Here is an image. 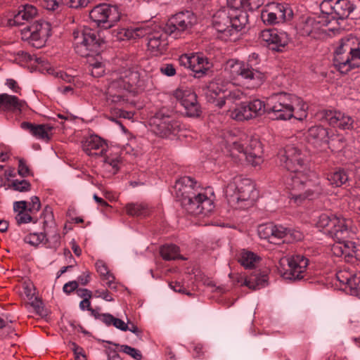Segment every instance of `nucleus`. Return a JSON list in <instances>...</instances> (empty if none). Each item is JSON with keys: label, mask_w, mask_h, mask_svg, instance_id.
Returning a JSON list of instances; mask_svg holds the SVG:
<instances>
[{"label": "nucleus", "mask_w": 360, "mask_h": 360, "mask_svg": "<svg viewBox=\"0 0 360 360\" xmlns=\"http://www.w3.org/2000/svg\"><path fill=\"white\" fill-rule=\"evenodd\" d=\"M280 165L291 172L290 199L297 204L303 200H313L323 193L316 174L307 167L304 154L295 145H287L279 150L278 155Z\"/></svg>", "instance_id": "f257e3e1"}, {"label": "nucleus", "mask_w": 360, "mask_h": 360, "mask_svg": "<svg viewBox=\"0 0 360 360\" xmlns=\"http://www.w3.org/2000/svg\"><path fill=\"white\" fill-rule=\"evenodd\" d=\"M144 86V81L137 71L127 69L112 73L108 79L105 92L106 105L110 107L111 113L120 117L131 118L133 116L131 112L122 110L119 107L131 104L130 94L143 90Z\"/></svg>", "instance_id": "f03ea898"}, {"label": "nucleus", "mask_w": 360, "mask_h": 360, "mask_svg": "<svg viewBox=\"0 0 360 360\" xmlns=\"http://www.w3.org/2000/svg\"><path fill=\"white\" fill-rule=\"evenodd\" d=\"M229 8L218 11L213 16L212 25L221 34L224 40H234L232 37L240 31L248 22L247 11L259 8L264 0H227Z\"/></svg>", "instance_id": "7ed1b4c3"}, {"label": "nucleus", "mask_w": 360, "mask_h": 360, "mask_svg": "<svg viewBox=\"0 0 360 360\" xmlns=\"http://www.w3.org/2000/svg\"><path fill=\"white\" fill-rule=\"evenodd\" d=\"M222 144L230 155L238 160L245 159L252 166L259 165L263 159L260 143L249 139L247 134L238 130H226L222 133Z\"/></svg>", "instance_id": "20e7f679"}, {"label": "nucleus", "mask_w": 360, "mask_h": 360, "mask_svg": "<svg viewBox=\"0 0 360 360\" xmlns=\"http://www.w3.org/2000/svg\"><path fill=\"white\" fill-rule=\"evenodd\" d=\"M197 184L193 178L184 176L176 182L175 188L182 207L188 214L207 215L214 209L213 202Z\"/></svg>", "instance_id": "39448f33"}, {"label": "nucleus", "mask_w": 360, "mask_h": 360, "mask_svg": "<svg viewBox=\"0 0 360 360\" xmlns=\"http://www.w3.org/2000/svg\"><path fill=\"white\" fill-rule=\"evenodd\" d=\"M259 62V55L255 53L250 54L247 61L231 59L226 62L224 72L231 79L240 77L247 89H257L265 80L264 74L258 67Z\"/></svg>", "instance_id": "423d86ee"}, {"label": "nucleus", "mask_w": 360, "mask_h": 360, "mask_svg": "<svg viewBox=\"0 0 360 360\" xmlns=\"http://www.w3.org/2000/svg\"><path fill=\"white\" fill-rule=\"evenodd\" d=\"M147 37L148 49L154 55L162 54L168 45L167 27L159 25H141L119 29L117 38L119 40L136 39Z\"/></svg>", "instance_id": "0eeeda50"}, {"label": "nucleus", "mask_w": 360, "mask_h": 360, "mask_svg": "<svg viewBox=\"0 0 360 360\" xmlns=\"http://www.w3.org/2000/svg\"><path fill=\"white\" fill-rule=\"evenodd\" d=\"M225 194L229 205L235 209L240 210L252 206L258 196L252 180L240 176L233 177L228 184Z\"/></svg>", "instance_id": "6e6552de"}, {"label": "nucleus", "mask_w": 360, "mask_h": 360, "mask_svg": "<svg viewBox=\"0 0 360 360\" xmlns=\"http://www.w3.org/2000/svg\"><path fill=\"white\" fill-rule=\"evenodd\" d=\"M334 65L342 74H347L351 70L360 66V41L349 35L340 40L334 58Z\"/></svg>", "instance_id": "1a4fd4ad"}, {"label": "nucleus", "mask_w": 360, "mask_h": 360, "mask_svg": "<svg viewBox=\"0 0 360 360\" xmlns=\"http://www.w3.org/2000/svg\"><path fill=\"white\" fill-rule=\"evenodd\" d=\"M72 37L75 51L82 57L98 55L101 45L103 43L98 32L87 27L75 30Z\"/></svg>", "instance_id": "9d476101"}, {"label": "nucleus", "mask_w": 360, "mask_h": 360, "mask_svg": "<svg viewBox=\"0 0 360 360\" xmlns=\"http://www.w3.org/2000/svg\"><path fill=\"white\" fill-rule=\"evenodd\" d=\"M352 221L349 219L340 217L327 211L319 214L316 222L317 228L333 238H345L352 233Z\"/></svg>", "instance_id": "9b49d317"}, {"label": "nucleus", "mask_w": 360, "mask_h": 360, "mask_svg": "<svg viewBox=\"0 0 360 360\" xmlns=\"http://www.w3.org/2000/svg\"><path fill=\"white\" fill-rule=\"evenodd\" d=\"M292 99L296 96L283 92L272 94L267 98V114L273 120H290L294 115Z\"/></svg>", "instance_id": "f8f14e48"}, {"label": "nucleus", "mask_w": 360, "mask_h": 360, "mask_svg": "<svg viewBox=\"0 0 360 360\" xmlns=\"http://www.w3.org/2000/svg\"><path fill=\"white\" fill-rule=\"evenodd\" d=\"M308 264L309 259L307 257L296 255L281 258L276 267L284 279L297 281L305 276Z\"/></svg>", "instance_id": "ddd939ff"}, {"label": "nucleus", "mask_w": 360, "mask_h": 360, "mask_svg": "<svg viewBox=\"0 0 360 360\" xmlns=\"http://www.w3.org/2000/svg\"><path fill=\"white\" fill-rule=\"evenodd\" d=\"M150 125L155 134L165 138L176 134L180 127L174 113L165 108L150 118Z\"/></svg>", "instance_id": "4468645a"}, {"label": "nucleus", "mask_w": 360, "mask_h": 360, "mask_svg": "<svg viewBox=\"0 0 360 360\" xmlns=\"http://www.w3.org/2000/svg\"><path fill=\"white\" fill-rule=\"evenodd\" d=\"M197 23V17L191 11H185L172 15L167 22V32L174 39L188 32Z\"/></svg>", "instance_id": "2eb2a0df"}, {"label": "nucleus", "mask_w": 360, "mask_h": 360, "mask_svg": "<svg viewBox=\"0 0 360 360\" xmlns=\"http://www.w3.org/2000/svg\"><path fill=\"white\" fill-rule=\"evenodd\" d=\"M89 18L98 27L108 29L119 21L120 14L116 6L103 4L95 6L90 11Z\"/></svg>", "instance_id": "dca6fc26"}, {"label": "nucleus", "mask_w": 360, "mask_h": 360, "mask_svg": "<svg viewBox=\"0 0 360 360\" xmlns=\"http://www.w3.org/2000/svg\"><path fill=\"white\" fill-rule=\"evenodd\" d=\"M330 129L321 125H315L308 129L307 139L309 142L313 144L326 143H330L332 147L337 145L338 150L344 147V139L339 136L333 138V136L330 134Z\"/></svg>", "instance_id": "f3484780"}, {"label": "nucleus", "mask_w": 360, "mask_h": 360, "mask_svg": "<svg viewBox=\"0 0 360 360\" xmlns=\"http://www.w3.org/2000/svg\"><path fill=\"white\" fill-rule=\"evenodd\" d=\"M179 63L191 70L198 77L204 75L212 67V63L201 53L182 55L179 58Z\"/></svg>", "instance_id": "a211bd4d"}, {"label": "nucleus", "mask_w": 360, "mask_h": 360, "mask_svg": "<svg viewBox=\"0 0 360 360\" xmlns=\"http://www.w3.org/2000/svg\"><path fill=\"white\" fill-rule=\"evenodd\" d=\"M51 25L46 21H37L34 24L27 26L23 29V34L26 36L29 33L27 38L30 43L34 47L40 48L43 46L46 39L50 36Z\"/></svg>", "instance_id": "6ab92c4d"}, {"label": "nucleus", "mask_w": 360, "mask_h": 360, "mask_svg": "<svg viewBox=\"0 0 360 360\" xmlns=\"http://www.w3.org/2000/svg\"><path fill=\"white\" fill-rule=\"evenodd\" d=\"M323 118L333 127L342 130L354 129V118L345 112L338 110H326L323 111Z\"/></svg>", "instance_id": "aec40b11"}, {"label": "nucleus", "mask_w": 360, "mask_h": 360, "mask_svg": "<svg viewBox=\"0 0 360 360\" xmlns=\"http://www.w3.org/2000/svg\"><path fill=\"white\" fill-rule=\"evenodd\" d=\"M259 38L269 49L280 51L288 42V35L286 32L276 29H268L262 30L259 34Z\"/></svg>", "instance_id": "412c9836"}, {"label": "nucleus", "mask_w": 360, "mask_h": 360, "mask_svg": "<svg viewBox=\"0 0 360 360\" xmlns=\"http://www.w3.org/2000/svg\"><path fill=\"white\" fill-rule=\"evenodd\" d=\"M321 9H330L328 14L333 15V18L343 20L349 17L354 10V4L350 0H323L321 4Z\"/></svg>", "instance_id": "4be33fe9"}, {"label": "nucleus", "mask_w": 360, "mask_h": 360, "mask_svg": "<svg viewBox=\"0 0 360 360\" xmlns=\"http://www.w3.org/2000/svg\"><path fill=\"white\" fill-rule=\"evenodd\" d=\"M330 23L328 17L320 15L317 17H307L302 20L297 25V30L300 34L309 36L313 32H316Z\"/></svg>", "instance_id": "5701e85b"}, {"label": "nucleus", "mask_w": 360, "mask_h": 360, "mask_svg": "<svg viewBox=\"0 0 360 360\" xmlns=\"http://www.w3.org/2000/svg\"><path fill=\"white\" fill-rule=\"evenodd\" d=\"M28 105L25 100L20 99L18 96L8 94H0V110L20 114L27 108Z\"/></svg>", "instance_id": "b1692460"}, {"label": "nucleus", "mask_w": 360, "mask_h": 360, "mask_svg": "<svg viewBox=\"0 0 360 360\" xmlns=\"http://www.w3.org/2000/svg\"><path fill=\"white\" fill-rule=\"evenodd\" d=\"M83 150L89 156H103L108 151L106 141L97 135H91L82 142Z\"/></svg>", "instance_id": "393cba45"}, {"label": "nucleus", "mask_w": 360, "mask_h": 360, "mask_svg": "<svg viewBox=\"0 0 360 360\" xmlns=\"http://www.w3.org/2000/svg\"><path fill=\"white\" fill-rule=\"evenodd\" d=\"M354 234V232L352 229V233L349 236L342 239L334 238L337 241L332 245L331 251L335 256L345 257L347 258L352 257L354 255L356 247L354 242L349 240L352 238Z\"/></svg>", "instance_id": "a878e982"}, {"label": "nucleus", "mask_w": 360, "mask_h": 360, "mask_svg": "<svg viewBox=\"0 0 360 360\" xmlns=\"http://www.w3.org/2000/svg\"><path fill=\"white\" fill-rule=\"evenodd\" d=\"M268 276L260 270H255L249 276H240L237 282L240 285L248 287L252 290H257L265 287L267 285Z\"/></svg>", "instance_id": "bb28decb"}, {"label": "nucleus", "mask_w": 360, "mask_h": 360, "mask_svg": "<svg viewBox=\"0 0 360 360\" xmlns=\"http://www.w3.org/2000/svg\"><path fill=\"white\" fill-rule=\"evenodd\" d=\"M37 14L35 6L30 4H25L20 7L18 12L9 19L8 23L11 26L23 25L25 22L32 20Z\"/></svg>", "instance_id": "cd10ccee"}, {"label": "nucleus", "mask_w": 360, "mask_h": 360, "mask_svg": "<svg viewBox=\"0 0 360 360\" xmlns=\"http://www.w3.org/2000/svg\"><path fill=\"white\" fill-rule=\"evenodd\" d=\"M23 130L30 131L32 136L39 139L49 141L52 127L49 124H34L28 122H23L20 124Z\"/></svg>", "instance_id": "c85d7f7f"}, {"label": "nucleus", "mask_w": 360, "mask_h": 360, "mask_svg": "<svg viewBox=\"0 0 360 360\" xmlns=\"http://www.w3.org/2000/svg\"><path fill=\"white\" fill-rule=\"evenodd\" d=\"M230 116L232 119L237 121L248 120L257 117L250 102L241 103L234 110L231 111Z\"/></svg>", "instance_id": "c756f323"}, {"label": "nucleus", "mask_w": 360, "mask_h": 360, "mask_svg": "<svg viewBox=\"0 0 360 360\" xmlns=\"http://www.w3.org/2000/svg\"><path fill=\"white\" fill-rule=\"evenodd\" d=\"M13 210L16 213L15 220L18 224H27L33 221L32 214L27 210V202L25 200L15 201L13 203Z\"/></svg>", "instance_id": "7c9ffc66"}, {"label": "nucleus", "mask_w": 360, "mask_h": 360, "mask_svg": "<svg viewBox=\"0 0 360 360\" xmlns=\"http://www.w3.org/2000/svg\"><path fill=\"white\" fill-rule=\"evenodd\" d=\"M95 266L97 272L99 274L101 278L106 281V285L111 290H117V284L115 283V276L108 270L106 264L102 260H98Z\"/></svg>", "instance_id": "2f4dec72"}, {"label": "nucleus", "mask_w": 360, "mask_h": 360, "mask_svg": "<svg viewBox=\"0 0 360 360\" xmlns=\"http://www.w3.org/2000/svg\"><path fill=\"white\" fill-rule=\"evenodd\" d=\"M226 94V90H224L217 82L210 83L206 92L207 97L210 98V101L212 100L214 102L217 100V105L219 108H222L225 105V98H223V96Z\"/></svg>", "instance_id": "473e14b6"}, {"label": "nucleus", "mask_w": 360, "mask_h": 360, "mask_svg": "<svg viewBox=\"0 0 360 360\" xmlns=\"http://www.w3.org/2000/svg\"><path fill=\"white\" fill-rule=\"evenodd\" d=\"M289 234L293 236L295 240H300L302 238V234L299 231L291 233L290 229L281 224H273V240L284 239Z\"/></svg>", "instance_id": "72a5a7b5"}, {"label": "nucleus", "mask_w": 360, "mask_h": 360, "mask_svg": "<svg viewBox=\"0 0 360 360\" xmlns=\"http://www.w3.org/2000/svg\"><path fill=\"white\" fill-rule=\"evenodd\" d=\"M103 167L110 173L115 174L119 169L121 163V158L117 154H108L103 158Z\"/></svg>", "instance_id": "f704fd0d"}, {"label": "nucleus", "mask_w": 360, "mask_h": 360, "mask_svg": "<svg viewBox=\"0 0 360 360\" xmlns=\"http://www.w3.org/2000/svg\"><path fill=\"white\" fill-rule=\"evenodd\" d=\"M174 96L180 101L182 106L197 100L195 93L190 89H177L174 92Z\"/></svg>", "instance_id": "c9c22d12"}, {"label": "nucleus", "mask_w": 360, "mask_h": 360, "mask_svg": "<svg viewBox=\"0 0 360 360\" xmlns=\"http://www.w3.org/2000/svg\"><path fill=\"white\" fill-rule=\"evenodd\" d=\"M160 255L165 260H173L176 259H184L179 254V248L173 244L165 245L160 248Z\"/></svg>", "instance_id": "e433bc0d"}, {"label": "nucleus", "mask_w": 360, "mask_h": 360, "mask_svg": "<svg viewBox=\"0 0 360 360\" xmlns=\"http://www.w3.org/2000/svg\"><path fill=\"white\" fill-rule=\"evenodd\" d=\"M348 175L344 169H338L328 175L327 179L334 187H340L348 181Z\"/></svg>", "instance_id": "4c0bfd02"}, {"label": "nucleus", "mask_w": 360, "mask_h": 360, "mask_svg": "<svg viewBox=\"0 0 360 360\" xmlns=\"http://www.w3.org/2000/svg\"><path fill=\"white\" fill-rule=\"evenodd\" d=\"M259 260V257L255 253L243 250L238 258V262L245 268H253L255 263Z\"/></svg>", "instance_id": "58836bf2"}, {"label": "nucleus", "mask_w": 360, "mask_h": 360, "mask_svg": "<svg viewBox=\"0 0 360 360\" xmlns=\"http://www.w3.org/2000/svg\"><path fill=\"white\" fill-rule=\"evenodd\" d=\"M273 12L280 21L288 20L292 17V11L287 5L277 4L274 6Z\"/></svg>", "instance_id": "ea45409f"}, {"label": "nucleus", "mask_w": 360, "mask_h": 360, "mask_svg": "<svg viewBox=\"0 0 360 360\" xmlns=\"http://www.w3.org/2000/svg\"><path fill=\"white\" fill-rule=\"evenodd\" d=\"M126 212L131 216H144L147 214V206L141 203H129L126 205Z\"/></svg>", "instance_id": "a19ab883"}, {"label": "nucleus", "mask_w": 360, "mask_h": 360, "mask_svg": "<svg viewBox=\"0 0 360 360\" xmlns=\"http://www.w3.org/2000/svg\"><path fill=\"white\" fill-rule=\"evenodd\" d=\"M258 234L261 238L266 239L271 243H276L273 240V224L260 225L258 228Z\"/></svg>", "instance_id": "79ce46f5"}, {"label": "nucleus", "mask_w": 360, "mask_h": 360, "mask_svg": "<svg viewBox=\"0 0 360 360\" xmlns=\"http://www.w3.org/2000/svg\"><path fill=\"white\" fill-rule=\"evenodd\" d=\"M245 96L246 94L243 91L236 89L232 91H226V94L223 96V98H225V103L226 102L232 103L243 99Z\"/></svg>", "instance_id": "37998d69"}, {"label": "nucleus", "mask_w": 360, "mask_h": 360, "mask_svg": "<svg viewBox=\"0 0 360 360\" xmlns=\"http://www.w3.org/2000/svg\"><path fill=\"white\" fill-rule=\"evenodd\" d=\"M250 102L257 117L261 116L264 113H267V101L264 103L260 99H254Z\"/></svg>", "instance_id": "c03bdc74"}, {"label": "nucleus", "mask_w": 360, "mask_h": 360, "mask_svg": "<svg viewBox=\"0 0 360 360\" xmlns=\"http://www.w3.org/2000/svg\"><path fill=\"white\" fill-rule=\"evenodd\" d=\"M46 235L43 233H30L24 238V241L33 246H37L45 240Z\"/></svg>", "instance_id": "a18cd8bd"}, {"label": "nucleus", "mask_w": 360, "mask_h": 360, "mask_svg": "<svg viewBox=\"0 0 360 360\" xmlns=\"http://www.w3.org/2000/svg\"><path fill=\"white\" fill-rule=\"evenodd\" d=\"M10 187L18 192H27L31 190V184L27 180H13Z\"/></svg>", "instance_id": "49530a36"}, {"label": "nucleus", "mask_w": 360, "mask_h": 360, "mask_svg": "<svg viewBox=\"0 0 360 360\" xmlns=\"http://www.w3.org/2000/svg\"><path fill=\"white\" fill-rule=\"evenodd\" d=\"M185 109V112L188 117H198L201 112L200 107L196 100L195 102H191L186 105L183 106Z\"/></svg>", "instance_id": "de8ad7c7"}, {"label": "nucleus", "mask_w": 360, "mask_h": 360, "mask_svg": "<svg viewBox=\"0 0 360 360\" xmlns=\"http://www.w3.org/2000/svg\"><path fill=\"white\" fill-rule=\"evenodd\" d=\"M120 352L129 355L135 360H141L142 354L140 350L127 345H120Z\"/></svg>", "instance_id": "09e8293b"}, {"label": "nucleus", "mask_w": 360, "mask_h": 360, "mask_svg": "<svg viewBox=\"0 0 360 360\" xmlns=\"http://www.w3.org/2000/svg\"><path fill=\"white\" fill-rule=\"evenodd\" d=\"M336 278L340 283L346 284L349 288L352 283L351 281L354 280V274H352L347 271H339L336 274Z\"/></svg>", "instance_id": "8fccbe9b"}, {"label": "nucleus", "mask_w": 360, "mask_h": 360, "mask_svg": "<svg viewBox=\"0 0 360 360\" xmlns=\"http://www.w3.org/2000/svg\"><path fill=\"white\" fill-rule=\"evenodd\" d=\"M56 77L68 83L72 84L73 86H77V87L82 86V84L79 81V79L77 77H72V76L67 74L65 72H63V71L57 72Z\"/></svg>", "instance_id": "3c124183"}, {"label": "nucleus", "mask_w": 360, "mask_h": 360, "mask_svg": "<svg viewBox=\"0 0 360 360\" xmlns=\"http://www.w3.org/2000/svg\"><path fill=\"white\" fill-rule=\"evenodd\" d=\"M91 67L90 71L91 74L94 77H100L105 72V67L102 62L96 60V62L90 63Z\"/></svg>", "instance_id": "603ef678"}, {"label": "nucleus", "mask_w": 360, "mask_h": 360, "mask_svg": "<svg viewBox=\"0 0 360 360\" xmlns=\"http://www.w3.org/2000/svg\"><path fill=\"white\" fill-rule=\"evenodd\" d=\"M262 21L266 24L273 25L280 22L273 11H263L261 14Z\"/></svg>", "instance_id": "864d4df0"}, {"label": "nucleus", "mask_w": 360, "mask_h": 360, "mask_svg": "<svg viewBox=\"0 0 360 360\" xmlns=\"http://www.w3.org/2000/svg\"><path fill=\"white\" fill-rule=\"evenodd\" d=\"M350 293L360 298V272L354 274V280L351 281Z\"/></svg>", "instance_id": "5fc2aeb1"}, {"label": "nucleus", "mask_w": 360, "mask_h": 360, "mask_svg": "<svg viewBox=\"0 0 360 360\" xmlns=\"http://www.w3.org/2000/svg\"><path fill=\"white\" fill-rule=\"evenodd\" d=\"M41 202L37 196H32L30 202L27 203V210L30 214H35L41 209Z\"/></svg>", "instance_id": "6e6d98bb"}, {"label": "nucleus", "mask_w": 360, "mask_h": 360, "mask_svg": "<svg viewBox=\"0 0 360 360\" xmlns=\"http://www.w3.org/2000/svg\"><path fill=\"white\" fill-rule=\"evenodd\" d=\"M60 234L54 232L53 235L51 236H46V243H48V246L51 248H57L60 245Z\"/></svg>", "instance_id": "4d7b16f0"}, {"label": "nucleus", "mask_w": 360, "mask_h": 360, "mask_svg": "<svg viewBox=\"0 0 360 360\" xmlns=\"http://www.w3.org/2000/svg\"><path fill=\"white\" fill-rule=\"evenodd\" d=\"M71 349L74 352L75 360H86L83 349L76 343H71Z\"/></svg>", "instance_id": "13d9d810"}, {"label": "nucleus", "mask_w": 360, "mask_h": 360, "mask_svg": "<svg viewBox=\"0 0 360 360\" xmlns=\"http://www.w3.org/2000/svg\"><path fill=\"white\" fill-rule=\"evenodd\" d=\"M169 285L171 289L176 292L186 294L189 296L192 295V294L188 290H187L180 282H170Z\"/></svg>", "instance_id": "bf43d9fd"}, {"label": "nucleus", "mask_w": 360, "mask_h": 360, "mask_svg": "<svg viewBox=\"0 0 360 360\" xmlns=\"http://www.w3.org/2000/svg\"><path fill=\"white\" fill-rule=\"evenodd\" d=\"M18 172L21 176H27L30 174V169L26 162L22 159L19 160Z\"/></svg>", "instance_id": "052dcab7"}, {"label": "nucleus", "mask_w": 360, "mask_h": 360, "mask_svg": "<svg viewBox=\"0 0 360 360\" xmlns=\"http://www.w3.org/2000/svg\"><path fill=\"white\" fill-rule=\"evenodd\" d=\"M90 2V0H68L67 4L73 8L86 7Z\"/></svg>", "instance_id": "680f3d73"}, {"label": "nucleus", "mask_w": 360, "mask_h": 360, "mask_svg": "<svg viewBox=\"0 0 360 360\" xmlns=\"http://www.w3.org/2000/svg\"><path fill=\"white\" fill-rule=\"evenodd\" d=\"M78 288V282L76 281H69L66 283L63 288V292L67 294L70 295L71 292L77 290Z\"/></svg>", "instance_id": "e2e57ef3"}, {"label": "nucleus", "mask_w": 360, "mask_h": 360, "mask_svg": "<svg viewBox=\"0 0 360 360\" xmlns=\"http://www.w3.org/2000/svg\"><path fill=\"white\" fill-rule=\"evenodd\" d=\"M293 100V110L294 111L295 110H298V111H301L302 109L304 110L305 111L307 110L308 109V105L306 103H304L303 101V100H302L300 98L296 96V99H292Z\"/></svg>", "instance_id": "0e129e2a"}, {"label": "nucleus", "mask_w": 360, "mask_h": 360, "mask_svg": "<svg viewBox=\"0 0 360 360\" xmlns=\"http://www.w3.org/2000/svg\"><path fill=\"white\" fill-rule=\"evenodd\" d=\"M160 72L168 77L175 75L176 69L172 64H166L160 68Z\"/></svg>", "instance_id": "69168bd1"}, {"label": "nucleus", "mask_w": 360, "mask_h": 360, "mask_svg": "<svg viewBox=\"0 0 360 360\" xmlns=\"http://www.w3.org/2000/svg\"><path fill=\"white\" fill-rule=\"evenodd\" d=\"M41 217L44 218V224H47L49 221H52L53 219V215L51 208L49 206H46L41 214Z\"/></svg>", "instance_id": "338daca9"}, {"label": "nucleus", "mask_w": 360, "mask_h": 360, "mask_svg": "<svg viewBox=\"0 0 360 360\" xmlns=\"http://www.w3.org/2000/svg\"><path fill=\"white\" fill-rule=\"evenodd\" d=\"M61 3V0H44V6L48 10L54 11L59 7Z\"/></svg>", "instance_id": "774afa93"}]
</instances>
